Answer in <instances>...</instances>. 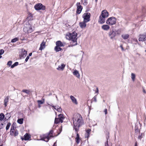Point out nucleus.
Listing matches in <instances>:
<instances>
[{
	"label": "nucleus",
	"mask_w": 146,
	"mask_h": 146,
	"mask_svg": "<svg viewBox=\"0 0 146 146\" xmlns=\"http://www.w3.org/2000/svg\"><path fill=\"white\" fill-rule=\"evenodd\" d=\"M58 118H56L55 119L54 123L56 124H58L60 122L62 123L64 117L63 115L60 114L58 115Z\"/></svg>",
	"instance_id": "nucleus-6"
},
{
	"label": "nucleus",
	"mask_w": 146,
	"mask_h": 146,
	"mask_svg": "<svg viewBox=\"0 0 146 146\" xmlns=\"http://www.w3.org/2000/svg\"><path fill=\"white\" fill-rule=\"evenodd\" d=\"M65 66V65L64 64H62L61 65H59L57 69L59 70H63Z\"/></svg>",
	"instance_id": "nucleus-19"
},
{
	"label": "nucleus",
	"mask_w": 146,
	"mask_h": 146,
	"mask_svg": "<svg viewBox=\"0 0 146 146\" xmlns=\"http://www.w3.org/2000/svg\"><path fill=\"white\" fill-rule=\"evenodd\" d=\"M100 15L105 18H107L109 16V13L107 10H104L102 11L101 14Z\"/></svg>",
	"instance_id": "nucleus-11"
},
{
	"label": "nucleus",
	"mask_w": 146,
	"mask_h": 146,
	"mask_svg": "<svg viewBox=\"0 0 146 146\" xmlns=\"http://www.w3.org/2000/svg\"><path fill=\"white\" fill-rule=\"evenodd\" d=\"M143 92L144 93H146V92H145V90L143 89Z\"/></svg>",
	"instance_id": "nucleus-54"
},
{
	"label": "nucleus",
	"mask_w": 146,
	"mask_h": 146,
	"mask_svg": "<svg viewBox=\"0 0 146 146\" xmlns=\"http://www.w3.org/2000/svg\"><path fill=\"white\" fill-rule=\"evenodd\" d=\"M45 42H43L41 44L40 47L39 48V50H42V49L44 48L45 47Z\"/></svg>",
	"instance_id": "nucleus-23"
},
{
	"label": "nucleus",
	"mask_w": 146,
	"mask_h": 146,
	"mask_svg": "<svg viewBox=\"0 0 146 146\" xmlns=\"http://www.w3.org/2000/svg\"><path fill=\"white\" fill-rule=\"evenodd\" d=\"M72 120L74 124V129L76 132L77 134L75 140L76 142L78 144L80 143V139L78 132V131L79 127L83 124V121L81 115L78 113L74 115Z\"/></svg>",
	"instance_id": "nucleus-1"
},
{
	"label": "nucleus",
	"mask_w": 146,
	"mask_h": 146,
	"mask_svg": "<svg viewBox=\"0 0 146 146\" xmlns=\"http://www.w3.org/2000/svg\"><path fill=\"white\" fill-rule=\"evenodd\" d=\"M21 51V57H22L23 58H24L26 56L27 54V51L23 48L22 49Z\"/></svg>",
	"instance_id": "nucleus-16"
},
{
	"label": "nucleus",
	"mask_w": 146,
	"mask_h": 146,
	"mask_svg": "<svg viewBox=\"0 0 146 146\" xmlns=\"http://www.w3.org/2000/svg\"><path fill=\"white\" fill-rule=\"evenodd\" d=\"M17 122L20 124H22L23 122V119L21 118L18 119L17 121Z\"/></svg>",
	"instance_id": "nucleus-28"
},
{
	"label": "nucleus",
	"mask_w": 146,
	"mask_h": 146,
	"mask_svg": "<svg viewBox=\"0 0 146 146\" xmlns=\"http://www.w3.org/2000/svg\"><path fill=\"white\" fill-rule=\"evenodd\" d=\"M139 38V41H144L146 40V35H141Z\"/></svg>",
	"instance_id": "nucleus-15"
},
{
	"label": "nucleus",
	"mask_w": 146,
	"mask_h": 146,
	"mask_svg": "<svg viewBox=\"0 0 146 146\" xmlns=\"http://www.w3.org/2000/svg\"><path fill=\"white\" fill-rule=\"evenodd\" d=\"M108 36L111 39H112L116 36L115 32L113 30H110L108 33Z\"/></svg>",
	"instance_id": "nucleus-10"
},
{
	"label": "nucleus",
	"mask_w": 146,
	"mask_h": 146,
	"mask_svg": "<svg viewBox=\"0 0 146 146\" xmlns=\"http://www.w3.org/2000/svg\"><path fill=\"white\" fill-rule=\"evenodd\" d=\"M143 133H141V134H140L138 137V138L141 140L142 138L143 137Z\"/></svg>",
	"instance_id": "nucleus-39"
},
{
	"label": "nucleus",
	"mask_w": 146,
	"mask_h": 146,
	"mask_svg": "<svg viewBox=\"0 0 146 146\" xmlns=\"http://www.w3.org/2000/svg\"><path fill=\"white\" fill-rule=\"evenodd\" d=\"M23 31L25 33H31L33 31L31 25L28 22H26L24 25Z\"/></svg>",
	"instance_id": "nucleus-3"
},
{
	"label": "nucleus",
	"mask_w": 146,
	"mask_h": 146,
	"mask_svg": "<svg viewBox=\"0 0 146 146\" xmlns=\"http://www.w3.org/2000/svg\"><path fill=\"white\" fill-rule=\"evenodd\" d=\"M56 97L57 100H58V99L57 97L56 96Z\"/></svg>",
	"instance_id": "nucleus-56"
},
{
	"label": "nucleus",
	"mask_w": 146,
	"mask_h": 146,
	"mask_svg": "<svg viewBox=\"0 0 146 146\" xmlns=\"http://www.w3.org/2000/svg\"><path fill=\"white\" fill-rule=\"evenodd\" d=\"M77 6V10L76 12L78 14H80L82 9V6L80 5V2H78L76 4Z\"/></svg>",
	"instance_id": "nucleus-9"
},
{
	"label": "nucleus",
	"mask_w": 146,
	"mask_h": 146,
	"mask_svg": "<svg viewBox=\"0 0 146 146\" xmlns=\"http://www.w3.org/2000/svg\"><path fill=\"white\" fill-rule=\"evenodd\" d=\"M136 40V41H137V40Z\"/></svg>",
	"instance_id": "nucleus-60"
},
{
	"label": "nucleus",
	"mask_w": 146,
	"mask_h": 146,
	"mask_svg": "<svg viewBox=\"0 0 146 146\" xmlns=\"http://www.w3.org/2000/svg\"><path fill=\"white\" fill-rule=\"evenodd\" d=\"M29 56H27V58H26L25 59V62H27L28 59H29Z\"/></svg>",
	"instance_id": "nucleus-43"
},
{
	"label": "nucleus",
	"mask_w": 146,
	"mask_h": 146,
	"mask_svg": "<svg viewBox=\"0 0 146 146\" xmlns=\"http://www.w3.org/2000/svg\"><path fill=\"white\" fill-rule=\"evenodd\" d=\"M73 74L74 75L76 76L77 78H80V75L78 70H75L73 72Z\"/></svg>",
	"instance_id": "nucleus-20"
},
{
	"label": "nucleus",
	"mask_w": 146,
	"mask_h": 146,
	"mask_svg": "<svg viewBox=\"0 0 146 146\" xmlns=\"http://www.w3.org/2000/svg\"><path fill=\"white\" fill-rule=\"evenodd\" d=\"M70 98L73 103L75 104L76 105L78 104V102H77V100L74 96H70Z\"/></svg>",
	"instance_id": "nucleus-17"
},
{
	"label": "nucleus",
	"mask_w": 146,
	"mask_h": 146,
	"mask_svg": "<svg viewBox=\"0 0 146 146\" xmlns=\"http://www.w3.org/2000/svg\"><path fill=\"white\" fill-rule=\"evenodd\" d=\"M135 146H137V141H136L135 143Z\"/></svg>",
	"instance_id": "nucleus-50"
},
{
	"label": "nucleus",
	"mask_w": 146,
	"mask_h": 146,
	"mask_svg": "<svg viewBox=\"0 0 146 146\" xmlns=\"http://www.w3.org/2000/svg\"><path fill=\"white\" fill-rule=\"evenodd\" d=\"M48 105L49 106H52L58 112H61L62 111V109L59 106H52L50 105V104H48Z\"/></svg>",
	"instance_id": "nucleus-13"
},
{
	"label": "nucleus",
	"mask_w": 146,
	"mask_h": 146,
	"mask_svg": "<svg viewBox=\"0 0 146 146\" xmlns=\"http://www.w3.org/2000/svg\"><path fill=\"white\" fill-rule=\"evenodd\" d=\"M15 130H11L10 132V135H13L15 132Z\"/></svg>",
	"instance_id": "nucleus-40"
},
{
	"label": "nucleus",
	"mask_w": 146,
	"mask_h": 146,
	"mask_svg": "<svg viewBox=\"0 0 146 146\" xmlns=\"http://www.w3.org/2000/svg\"><path fill=\"white\" fill-rule=\"evenodd\" d=\"M120 47L121 48L122 50H123V47L122 46V45H121L120 46Z\"/></svg>",
	"instance_id": "nucleus-52"
},
{
	"label": "nucleus",
	"mask_w": 146,
	"mask_h": 146,
	"mask_svg": "<svg viewBox=\"0 0 146 146\" xmlns=\"http://www.w3.org/2000/svg\"><path fill=\"white\" fill-rule=\"evenodd\" d=\"M116 36L117 35H119L120 34V31L119 30H115L114 31Z\"/></svg>",
	"instance_id": "nucleus-32"
},
{
	"label": "nucleus",
	"mask_w": 146,
	"mask_h": 146,
	"mask_svg": "<svg viewBox=\"0 0 146 146\" xmlns=\"http://www.w3.org/2000/svg\"><path fill=\"white\" fill-rule=\"evenodd\" d=\"M56 46L60 47L64 46V45L60 41H57L56 42Z\"/></svg>",
	"instance_id": "nucleus-21"
},
{
	"label": "nucleus",
	"mask_w": 146,
	"mask_h": 146,
	"mask_svg": "<svg viewBox=\"0 0 146 146\" xmlns=\"http://www.w3.org/2000/svg\"><path fill=\"white\" fill-rule=\"evenodd\" d=\"M44 99H42V100H38L37 101V102L38 105L42 104L44 102Z\"/></svg>",
	"instance_id": "nucleus-27"
},
{
	"label": "nucleus",
	"mask_w": 146,
	"mask_h": 146,
	"mask_svg": "<svg viewBox=\"0 0 146 146\" xmlns=\"http://www.w3.org/2000/svg\"><path fill=\"white\" fill-rule=\"evenodd\" d=\"M59 131H60V133L62 131V126H61V128L59 129Z\"/></svg>",
	"instance_id": "nucleus-49"
},
{
	"label": "nucleus",
	"mask_w": 146,
	"mask_h": 146,
	"mask_svg": "<svg viewBox=\"0 0 146 146\" xmlns=\"http://www.w3.org/2000/svg\"><path fill=\"white\" fill-rule=\"evenodd\" d=\"M95 1L96 2H97L98 1V0H95Z\"/></svg>",
	"instance_id": "nucleus-57"
},
{
	"label": "nucleus",
	"mask_w": 146,
	"mask_h": 146,
	"mask_svg": "<svg viewBox=\"0 0 146 146\" xmlns=\"http://www.w3.org/2000/svg\"><path fill=\"white\" fill-rule=\"evenodd\" d=\"M86 23H87V22H86L84 21L82 22H80L79 23V25L80 27L82 29L85 28L86 25Z\"/></svg>",
	"instance_id": "nucleus-14"
},
{
	"label": "nucleus",
	"mask_w": 146,
	"mask_h": 146,
	"mask_svg": "<svg viewBox=\"0 0 146 146\" xmlns=\"http://www.w3.org/2000/svg\"><path fill=\"white\" fill-rule=\"evenodd\" d=\"M19 38L18 37L15 38L13 39H12L11 41V42H16L17 41L19 40Z\"/></svg>",
	"instance_id": "nucleus-33"
},
{
	"label": "nucleus",
	"mask_w": 146,
	"mask_h": 146,
	"mask_svg": "<svg viewBox=\"0 0 146 146\" xmlns=\"http://www.w3.org/2000/svg\"><path fill=\"white\" fill-rule=\"evenodd\" d=\"M102 28L105 31H108L110 29V27L108 25H104L102 26Z\"/></svg>",
	"instance_id": "nucleus-18"
},
{
	"label": "nucleus",
	"mask_w": 146,
	"mask_h": 146,
	"mask_svg": "<svg viewBox=\"0 0 146 146\" xmlns=\"http://www.w3.org/2000/svg\"><path fill=\"white\" fill-rule=\"evenodd\" d=\"M76 36L77 33L75 31L67 35L66 36V38L67 39L71 41L70 42V45L72 46L77 44Z\"/></svg>",
	"instance_id": "nucleus-2"
},
{
	"label": "nucleus",
	"mask_w": 146,
	"mask_h": 146,
	"mask_svg": "<svg viewBox=\"0 0 146 146\" xmlns=\"http://www.w3.org/2000/svg\"><path fill=\"white\" fill-rule=\"evenodd\" d=\"M32 55V53H29V55H28V56H29V57L30 56H31Z\"/></svg>",
	"instance_id": "nucleus-53"
},
{
	"label": "nucleus",
	"mask_w": 146,
	"mask_h": 146,
	"mask_svg": "<svg viewBox=\"0 0 146 146\" xmlns=\"http://www.w3.org/2000/svg\"><path fill=\"white\" fill-rule=\"evenodd\" d=\"M24 140H27L29 139L30 138V135H29V134L26 133L24 135Z\"/></svg>",
	"instance_id": "nucleus-22"
},
{
	"label": "nucleus",
	"mask_w": 146,
	"mask_h": 146,
	"mask_svg": "<svg viewBox=\"0 0 146 146\" xmlns=\"http://www.w3.org/2000/svg\"><path fill=\"white\" fill-rule=\"evenodd\" d=\"M105 17L100 15L98 20V22L100 24H102L105 23Z\"/></svg>",
	"instance_id": "nucleus-12"
},
{
	"label": "nucleus",
	"mask_w": 146,
	"mask_h": 146,
	"mask_svg": "<svg viewBox=\"0 0 146 146\" xmlns=\"http://www.w3.org/2000/svg\"><path fill=\"white\" fill-rule=\"evenodd\" d=\"M34 8L35 9L37 10H44L46 9L45 6L43 5L40 3L36 4Z\"/></svg>",
	"instance_id": "nucleus-7"
},
{
	"label": "nucleus",
	"mask_w": 146,
	"mask_h": 146,
	"mask_svg": "<svg viewBox=\"0 0 146 146\" xmlns=\"http://www.w3.org/2000/svg\"><path fill=\"white\" fill-rule=\"evenodd\" d=\"M9 98L8 96H7L5 98L4 102V105L5 107H6L7 106V104L9 101Z\"/></svg>",
	"instance_id": "nucleus-24"
},
{
	"label": "nucleus",
	"mask_w": 146,
	"mask_h": 146,
	"mask_svg": "<svg viewBox=\"0 0 146 146\" xmlns=\"http://www.w3.org/2000/svg\"><path fill=\"white\" fill-rule=\"evenodd\" d=\"M53 146H56V142H55V143H54V144H53Z\"/></svg>",
	"instance_id": "nucleus-51"
},
{
	"label": "nucleus",
	"mask_w": 146,
	"mask_h": 146,
	"mask_svg": "<svg viewBox=\"0 0 146 146\" xmlns=\"http://www.w3.org/2000/svg\"><path fill=\"white\" fill-rule=\"evenodd\" d=\"M107 109H105L104 110V112L105 113V114H106L107 113Z\"/></svg>",
	"instance_id": "nucleus-47"
},
{
	"label": "nucleus",
	"mask_w": 146,
	"mask_h": 146,
	"mask_svg": "<svg viewBox=\"0 0 146 146\" xmlns=\"http://www.w3.org/2000/svg\"><path fill=\"white\" fill-rule=\"evenodd\" d=\"M19 63L18 62H15L13 65L11 66V68H13L15 66H17L18 65Z\"/></svg>",
	"instance_id": "nucleus-34"
},
{
	"label": "nucleus",
	"mask_w": 146,
	"mask_h": 146,
	"mask_svg": "<svg viewBox=\"0 0 146 146\" xmlns=\"http://www.w3.org/2000/svg\"><path fill=\"white\" fill-rule=\"evenodd\" d=\"M11 125V123H8L7 124V126L6 127V129L7 130L9 129Z\"/></svg>",
	"instance_id": "nucleus-36"
},
{
	"label": "nucleus",
	"mask_w": 146,
	"mask_h": 146,
	"mask_svg": "<svg viewBox=\"0 0 146 146\" xmlns=\"http://www.w3.org/2000/svg\"><path fill=\"white\" fill-rule=\"evenodd\" d=\"M3 123H1L0 125V129H2L3 128Z\"/></svg>",
	"instance_id": "nucleus-44"
},
{
	"label": "nucleus",
	"mask_w": 146,
	"mask_h": 146,
	"mask_svg": "<svg viewBox=\"0 0 146 146\" xmlns=\"http://www.w3.org/2000/svg\"><path fill=\"white\" fill-rule=\"evenodd\" d=\"M21 139L22 140H24V138H23L22 137H21Z\"/></svg>",
	"instance_id": "nucleus-55"
},
{
	"label": "nucleus",
	"mask_w": 146,
	"mask_h": 146,
	"mask_svg": "<svg viewBox=\"0 0 146 146\" xmlns=\"http://www.w3.org/2000/svg\"><path fill=\"white\" fill-rule=\"evenodd\" d=\"M18 135V131L17 130L15 129V132H14L13 135L15 136H17Z\"/></svg>",
	"instance_id": "nucleus-38"
},
{
	"label": "nucleus",
	"mask_w": 146,
	"mask_h": 146,
	"mask_svg": "<svg viewBox=\"0 0 146 146\" xmlns=\"http://www.w3.org/2000/svg\"><path fill=\"white\" fill-rule=\"evenodd\" d=\"M105 146H108V141H107L105 143Z\"/></svg>",
	"instance_id": "nucleus-46"
},
{
	"label": "nucleus",
	"mask_w": 146,
	"mask_h": 146,
	"mask_svg": "<svg viewBox=\"0 0 146 146\" xmlns=\"http://www.w3.org/2000/svg\"><path fill=\"white\" fill-rule=\"evenodd\" d=\"M90 14L89 13H84L82 16L84 18V21L86 22H88L90 21Z\"/></svg>",
	"instance_id": "nucleus-8"
},
{
	"label": "nucleus",
	"mask_w": 146,
	"mask_h": 146,
	"mask_svg": "<svg viewBox=\"0 0 146 146\" xmlns=\"http://www.w3.org/2000/svg\"><path fill=\"white\" fill-rule=\"evenodd\" d=\"M53 131L52 130H51L48 134L45 135L44 137L41 138V140L47 142L48 141L50 138L53 137L52 133Z\"/></svg>",
	"instance_id": "nucleus-5"
},
{
	"label": "nucleus",
	"mask_w": 146,
	"mask_h": 146,
	"mask_svg": "<svg viewBox=\"0 0 146 146\" xmlns=\"http://www.w3.org/2000/svg\"><path fill=\"white\" fill-rule=\"evenodd\" d=\"M91 130L90 129H88L86 130V132L87 133L88 137L89 136L90 133L91 132Z\"/></svg>",
	"instance_id": "nucleus-37"
},
{
	"label": "nucleus",
	"mask_w": 146,
	"mask_h": 146,
	"mask_svg": "<svg viewBox=\"0 0 146 146\" xmlns=\"http://www.w3.org/2000/svg\"><path fill=\"white\" fill-rule=\"evenodd\" d=\"M22 92H23L26 93L28 94H29L31 93V91L27 90H23Z\"/></svg>",
	"instance_id": "nucleus-29"
},
{
	"label": "nucleus",
	"mask_w": 146,
	"mask_h": 146,
	"mask_svg": "<svg viewBox=\"0 0 146 146\" xmlns=\"http://www.w3.org/2000/svg\"><path fill=\"white\" fill-rule=\"evenodd\" d=\"M116 19L114 17H112L109 18L106 21V23L108 25H112L116 23Z\"/></svg>",
	"instance_id": "nucleus-4"
},
{
	"label": "nucleus",
	"mask_w": 146,
	"mask_h": 146,
	"mask_svg": "<svg viewBox=\"0 0 146 146\" xmlns=\"http://www.w3.org/2000/svg\"><path fill=\"white\" fill-rule=\"evenodd\" d=\"M60 47L58 46H56L54 48V50L56 51V52L60 51L62 50V49Z\"/></svg>",
	"instance_id": "nucleus-25"
},
{
	"label": "nucleus",
	"mask_w": 146,
	"mask_h": 146,
	"mask_svg": "<svg viewBox=\"0 0 146 146\" xmlns=\"http://www.w3.org/2000/svg\"><path fill=\"white\" fill-rule=\"evenodd\" d=\"M93 99L94 101L95 102H96V96H94L93 98Z\"/></svg>",
	"instance_id": "nucleus-42"
},
{
	"label": "nucleus",
	"mask_w": 146,
	"mask_h": 146,
	"mask_svg": "<svg viewBox=\"0 0 146 146\" xmlns=\"http://www.w3.org/2000/svg\"><path fill=\"white\" fill-rule=\"evenodd\" d=\"M5 117V115L3 113L0 114V120L2 121L3 120Z\"/></svg>",
	"instance_id": "nucleus-30"
},
{
	"label": "nucleus",
	"mask_w": 146,
	"mask_h": 146,
	"mask_svg": "<svg viewBox=\"0 0 146 146\" xmlns=\"http://www.w3.org/2000/svg\"><path fill=\"white\" fill-rule=\"evenodd\" d=\"M96 92L97 93V94H98V88H96Z\"/></svg>",
	"instance_id": "nucleus-48"
},
{
	"label": "nucleus",
	"mask_w": 146,
	"mask_h": 146,
	"mask_svg": "<svg viewBox=\"0 0 146 146\" xmlns=\"http://www.w3.org/2000/svg\"><path fill=\"white\" fill-rule=\"evenodd\" d=\"M131 79L133 81H134L135 80V75L134 74L132 73L131 74Z\"/></svg>",
	"instance_id": "nucleus-35"
},
{
	"label": "nucleus",
	"mask_w": 146,
	"mask_h": 146,
	"mask_svg": "<svg viewBox=\"0 0 146 146\" xmlns=\"http://www.w3.org/2000/svg\"><path fill=\"white\" fill-rule=\"evenodd\" d=\"M15 130V127L14 126H13L12 125V126L11 127V130Z\"/></svg>",
	"instance_id": "nucleus-45"
},
{
	"label": "nucleus",
	"mask_w": 146,
	"mask_h": 146,
	"mask_svg": "<svg viewBox=\"0 0 146 146\" xmlns=\"http://www.w3.org/2000/svg\"><path fill=\"white\" fill-rule=\"evenodd\" d=\"M39 108H40V106H39Z\"/></svg>",
	"instance_id": "nucleus-59"
},
{
	"label": "nucleus",
	"mask_w": 146,
	"mask_h": 146,
	"mask_svg": "<svg viewBox=\"0 0 146 146\" xmlns=\"http://www.w3.org/2000/svg\"><path fill=\"white\" fill-rule=\"evenodd\" d=\"M0 146H3L2 145H1Z\"/></svg>",
	"instance_id": "nucleus-58"
},
{
	"label": "nucleus",
	"mask_w": 146,
	"mask_h": 146,
	"mask_svg": "<svg viewBox=\"0 0 146 146\" xmlns=\"http://www.w3.org/2000/svg\"><path fill=\"white\" fill-rule=\"evenodd\" d=\"M121 37L124 39H127L129 38V35L128 34L122 35Z\"/></svg>",
	"instance_id": "nucleus-26"
},
{
	"label": "nucleus",
	"mask_w": 146,
	"mask_h": 146,
	"mask_svg": "<svg viewBox=\"0 0 146 146\" xmlns=\"http://www.w3.org/2000/svg\"><path fill=\"white\" fill-rule=\"evenodd\" d=\"M12 63V61H9L8 62V63H7V64L9 66H10L11 65Z\"/></svg>",
	"instance_id": "nucleus-41"
},
{
	"label": "nucleus",
	"mask_w": 146,
	"mask_h": 146,
	"mask_svg": "<svg viewBox=\"0 0 146 146\" xmlns=\"http://www.w3.org/2000/svg\"><path fill=\"white\" fill-rule=\"evenodd\" d=\"M32 17L33 16L31 14H29L28 15L27 19L28 20H31L33 19Z\"/></svg>",
	"instance_id": "nucleus-31"
}]
</instances>
